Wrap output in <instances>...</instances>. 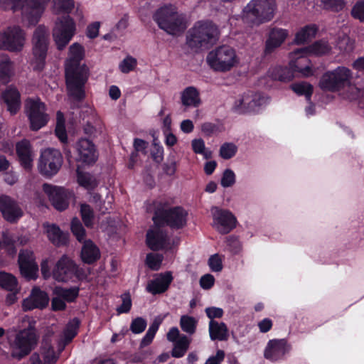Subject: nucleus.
<instances>
[{"instance_id":"obj_46","label":"nucleus","mask_w":364,"mask_h":364,"mask_svg":"<svg viewBox=\"0 0 364 364\" xmlns=\"http://www.w3.org/2000/svg\"><path fill=\"white\" fill-rule=\"evenodd\" d=\"M323 9L333 12L341 11L346 5L345 0H321Z\"/></svg>"},{"instance_id":"obj_26","label":"nucleus","mask_w":364,"mask_h":364,"mask_svg":"<svg viewBox=\"0 0 364 364\" xmlns=\"http://www.w3.org/2000/svg\"><path fill=\"white\" fill-rule=\"evenodd\" d=\"M16 153L21 164L26 169H30L33 165L34 157L31 143L27 139H23L16 145Z\"/></svg>"},{"instance_id":"obj_40","label":"nucleus","mask_w":364,"mask_h":364,"mask_svg":"<svg viewBox=\"0 0 364 364\" xmlns=\"http://www.w3.org/2000/svg\"><path fill=\"white\" fill-rule=\"evenodd\" d=\"M77 176L78 183L87 189H92L98 184L94 176L89 173L81 171L79 168L77 169Z\"/></svg>"},{"instance_id":"obj_16","label":"nucleus","mask_w":364,"mask_h":364,"mask_svg":"<svg viewBox=\"0 0 364 364\" xmlns=\"http://www.w3.org/2000/svg\"><path fill=\"white\" fill-rule=\"evenodd\" d=\"M211 213L213 226L219 233L228 234L236 227L237 219L230 210L213 207Z\"/></svg>"},{"instance_id":"obj_39","label":"nucleus","mask_w":364,"mask_h":364,"mask_svg":"<svg viewBox=\"0 0 364 364\" xmlns=\"http://www.w3.org/2000/svg\"><path fill=\"white\" fill-rule=\"evenodd\" d=\"M79 289L77 287L63 288L56 287L53 289V294H56L65 302H73L78 296Z\"/></svg>"},{"instance_id":"obj_33","label":"nucleus","mask_w":364,"mask_h":364,"mask_svg":"<svg viewBox=\"0 0 364 364\" xmlns=\"http://www.w3.org/2000/svg\"><path fill=\"white\" fill-rule=\"evenodd\" d=\"M209 335L212 341H226L228 338V329L223 322L218 323L215 320L209 322Z\"/></svg>"},{"instance_id":"obj_21","label":"nucleus","mask_w":364,"mask_h":364,"mask_svg":"<svg viewBox=\"0 0 364 364\" xmlns=\"http://www.w3.org/2000/svg\"><path fill=\"white\" fill-rule=\"evenodd\" d=\"M289 350L286 339H272L265 347L264 357L271 362H276L282 359Z\"/></svg>"},{"instance_id":"obj_44","label":"nucleus","mask_w":364,"mask_h":364,"mask_svg":"<svg viewBox=\"0 0 364 364\" xmlns=\"http://www.w3.org/2000/svg\"><path fill=\"white\" fill-rule=\"evenodd\" d=\"M55 135L62 141L65 143L67 141V133L65 127V122L63 115L60 112L57 113V124L55 129Z\"/></svg>"},{"instance_id":"obj_54","label":"nucleus","mask_w":364,"mask_h":364,"mask_svg":"<svg viewBox=\"0 0 364 364\" xmlns=\"http://www.w3.org/2000/svg\"><path fill=\"white\" fill-rule=\"evenodd\" d=\"M122 304L117 307V311L119 314L128 313L132 307V299L129 293H124L121 296Z\"/></svg>"},{"instance_id":"obj_27","label":"nucleus","mask_w":364,"mask_h":364,"mask_svg":"<svg viewBox=\"0 0 364 364\" xmlns=\"http://www.w3.org/2000/svg\"><path fill=\"white\" fill-rule=\"evenodd\" d=\"M1 99L7 106V110L11 114H15L20 109V93L12 86L8 87L1 95Z\"/></svg>"},{"instance_id":"obj_42","label":"nucleus","mask_w":364,"mask_h":364,"mask_svg":"<svg viewBox=\"0 0 364 364\" xmlns=\"http://www.w3.org/2000/svg\"><path fill=\"white\" fill-rule=\"evenodd\" d=\"M80 212L85 225L87 228H92L95 218L92 208L89 205L83 203L80 205Z\"/></svg>"},{"instance_id":"obj_2","label":"nucleus","mask_w":364,"mask_h":364,"mask_svg":"<svg viewBox=\"0 0 364 364\" xmlns=\"http://www.w3.org/2000/svg\"><path fill=\"white\" fill-rule=\"evenodd\" d=\"M154 226L146 233L147 246L154 251L164 248L167 244V235L161 226L166 224L172 228H179L182 223V210L180 207L168 210L157 209L153 217Z\"/></svg>"},{"instance_id":"obj_17","label":"nucleus","mask_w":364,"mask_h":364,"mask_svg":"<svg viewBox=\"0 0 364 364\" xmlns=\"http://www.w3.org/2000/svg\"><path fill=\"white\" fill-rule=\"evenodd\" d=\"M50 0H26L22 6L21 21L28 26L34 25L39 21L45 6Z\"/></svg>"},{"instance_id":"obj_36","label":"nucleus","mask_w":364,"mask_h":364,"mask_svg":"<svg viewBox=\"0 0 364 364\" xmlns=\"http://www.w3.org/2000/svg\"><path fill=\"white\" fill-rule=\"evenodd\" d=\"M317 31V26L314 24L305 26L296 33L294 41L296 44L305 43L314 38Z\"/></svg>"},{"instance_id":"obj_25","label":"nucleus","mask_w":364,"mask_h":364,"mask_svg":"<svg viewBox=\"0 0 364 364\" xmlns=\"http://www.w3.org/2000/svg\"><path fill=\"white\" fill-rule=\"evenodd\" d=\"M49 297L46 292L38 288H33L29 297L23 300V308L26 311L33 309H43L48 304Z\"/></svg>"},{"instance_id":"obj_8","label":"nucleus","mask_w":364,"mask_h":364,"mask_svg":"<svg viewBox=\"0 0 364 364\" xmlns=\"http://www.w3.org/2000/svg\"><path fill=\"white\" fill-rule=\"evenodd\" d=\"M351 70L344 66H338L331 71L324 73L319 81L323 91L338 92L350 85Z\"/></svg>"},{"instance_id":"obj_10","label":"nucleus","mask_w":364,"mask_h":364,"mask_svg":"<svg viewBox=\"0 0 364 364\" xmlns=\"http://www.w3.org/2000/svg\"><path fill=\"white\" fill-rule=\"evenodd\" d=\"M26 41V33L18 25H10L0 31V50L21 52Z\"/></svg>"},{"instance_id":"obj_53","label":"nucleus","mask_w":364,"mask_h":364,"mask_svg":"<svg viewBox=\"0 0 364 364\" xmlns=\"http://www.w3.org/2000/svg\"><path fill=\"white\" fill-rule=\"evenodd\" d=\"M235 183V174L233 171L227 168L224 171L221 178V186L224 188L231 187Z\"/></svg>"},{"instance_id":"obj_58","label":"nucleus","mask_w":364,"mask_h":364,"mask_svg":"<svg viewBox=\"0 0 364 364\" xmlns=\"http://www.w3.org/2000/svg\"><path fill=\"white\" fill-rule=\"evenodd\" d=\"M338 47L343 52L350 53L354 48V43L348 36H345L338 41Z\"/></svg>"},{"instance_id":"obj_3","label":"nucleus","mask_w":364,"mask_h":364,"mask_svg":"<svg viewBox=\"0 0 364 364\" xmlns=\"http://www.w3.org/2000/svg\"><path fill=\"white\" fill-rule=\"evenodd\" d=\"M277 9L276 0H251L242 10V19L250 26L272 21Z\"/></svg>"},{"instance_id":"obj_9","label":"nucleus","mask_w":364,"mask_h":364,"mask_svg":"<svg viewBox=\"0 0 364 364\" xmlns=\"http://www.w3.org/2000/svg\"><path fill=\"white\" fill-rule=\"evenodd\" d=\"M209 65L216 71L226 72L230 70L237 63L235 50L228 46H219L210 51L207 56Z\"/></svg>"},{"instance_id":"obj_62","label":"nucleus","mask_w":364,"mask_h":364,"mask_svg":"<svg viewBox=\"0 0 364 364\" xmlns=\"http://www.w3.org/2000/svg\"><path fill=\"white\" fill-rule=\"evenodd\" d=\"M311 50L316 55H323L328 52V48L326 44L316 41L311 45Z\"/></svg>"},{"instance_id":"obj_52","label":"nucleus","mask_w":364,"mask_h":364,"mask_svg":"<svg viewBox=\"0 0 364 364\" xmlns=\"http://www.w3.org/2000/svg\"><path fill=\"white\" fill-rule=\"evenodd\" d=\"M208 264L212 272H221L223 268V259L218 253L214 254L209 257Z\"/></svg>"},{"instance_id":"obj_49","label":"nucleus","mask_w":364,"mask_h":364,"mask_svg":"<svg viewBox=\"0 0 364 364\" xmlns=\"http://www.w3.org/2000/svg\"><path fill=\"white\" fill-rule=\"evenodd\" d=\"M198 320L191 316L183 315V332L193 335L196 331Z\"/></svg>"},{"instance_id":"obj_22","label":"nucleus","mask_w":364,"mask_h":364,"mask_svg":"<svg viewBox=\"0 0 364 364\" xmlns=\"http://www.w3.org/2000/svg\"><path fill=\"white\" fill-rule=\"evenodd\" d=\"M76 271V264L66 255H63L56 263L53 272V278L58 282L70 279Z\"/></svg>"},{"instance_id":"obj_7","label":"nucleus","mask_w":364,"mask_h":364,"mask_svg":"<svg viewBox=\"0 0 364 364\" xmlns=\"http://www.w3.org/2000/svg\"><path fill=\"white\" fill-rule=\"evenodd\" d=\"M49 29L43 25H39L36 28L32 36V65L34 70L40 71L45 65L48 44Z\"/></svg>"},{"instance_id":"obj_1","label":"nucleus","mask_w":364,"mask_h":364,"mask_svg":"<svg viewBox=\"0 0 364 364\" xmlns=\"http://www.w3.org/2000/svg\"><path fill=\"white\" fill-rule=\"evenodd\" d=\"M84 57V48L75 43L69 48V58L65 63V78L68 94L76 100L85 97V84L87 82V68L80 65Z\"/></svg>"},{"instance_id":"obj_55","label":"nucleus","mask_w":364,"mask_h":364,"mask_svg":"<svg viewBox=\"0 0 364 364\" xmlns=\"http://www.w3.org/2000/svg\"><path fill=\"white\" fill-rule=\"evenodd\" d=\"M146 327V321L141 317H137L134 319L130 325V330L134 333H140L143 332Z\"/></svg>"},{"instance_id":"obj_23","label":"nucleus","mask_w":364,"mask_h":364,"mask_svg":"<svg viewBox=\"0 0 364 364\" xmlns=\"http://www.w3.org/2000/svg\"><path fill=\"white\" fill-rule=\"evenodd\" d=\"M0 211L3 217L11 223L16 221L23 215L22 210L17 203L6 195L0 196Z\"/></svg>"},{"instance_id":"obj_6","label":"nucleus","mask_w":364,"mask_h":364,"mask_svg":"<svg viewBox=\"0 0 364 364\" xmlns=\"http://www.w3.org/2000/svg\"><path fill=\"white\" fill-rule=\"evenodd\" d=\"M153 19L161 29L169 35L179 36L182 33V18L174 5L161 6L154 12Z\"/></svg>"},{"instance_id":"obj_38","label":"nucleus","mask_w":364,"mask_h":364,"mask_svg":"<svg viewBox=\"0 0 364 364\" xmlns=\"http://www.w3.org/2000/svg\"><path fill=\"white\" fill-rule=\"evenodd\" d=\"M291 89L299 96H304L307 102H311L314 92L313 86L308 82H295L290 85Z\"/></svg>"},{"instance_id":"obj_56","label":"nucleus","mask_w":364,"mask_h":364,"mask_svg":"<svg viewBox=\"0 0 364 364\" xmlns=\"http://www.w3.org/2000/svg\"><path fill=\"white\" fill-rule=\"evenodd\" d=\"M94 125L91 122L87 121L84 126V132L86 134L92 136L97 132L102 131L101 122L99 119H95L94 121Z\"/></svg>"},{"instance_id":"obj_57","label":"nucleus","mask_w":364,"mask_h":364,"mask_svg":"<svg viewBox=\"0 0 364 364\" xmlns=\"http://www.w3.org/2000/svg\"><path fill=\"white\" fill-rule=\"evenodd\" d=\"M225 242L230 250L233 254H237L240 250V244L239 239L235 235H229L225 238Z\"/></svg>"},{"instance_id":"obj_12","label":"nucleus","mask_w":364,"mask_h":364,"mask_svg":"<svg viewBox=\"0 0 364 364\" xmlns=\"http://www.w3.org/2000/svg\"><path fill=\"white\" fill-rule=\"evenodd\" d=\"M38 337L36 329L29 326L16 333L14 341V348L18 352H14L12 356L20 360L28 355L38 343Z\"/></svg>"},{"instance_id":"obj_64","label":"nucleus","mask_w":364,"mask_h":364,"mask_svg":"<svg viewBox=\"0 0 364 364\" xmlns=\"http://www.w3.org/2000/svg\"><path fill=\"white\" fill-rule=\"evenodd\" d=\"M225 352L223 350H218L215 355L209 357L205 364H221L225 358Z\"/></svg>"},{"instance_id":"obj_48","label":"nucleus","mask_w":364,"mask_h":364,"mask_svg":"<svg viewBox=\"0 0 364 364\" xmlns=\"http://www.w3.org/2000/svg\"><path fill=\"white\" fill-rule=\"evenodd\" d=\"M163 256L158 253L147 254L146 264L152 270H158L161 264Z\"/></svg>"},{"instance_id":"obj_35","label":"nucleus","mask_w":364,"mask_h":364,"mask_svg":"<svg viewBox=\"0 0 364 364\" xmlns=\"http://www.w3.org/2000/svg\"><path fill=\"white\" fill-rule=\"evenodd\" d=\"M201 104L198 90L194 87L183 90V107H198Z\"/></svg>"},{"instance_id":"obj_4","label":"nucleus","mask_w":364,"mask_h":364,"mask_svg":"<svg viewBox=\"0 0 364 364\" xmlns=\"http://www.w3.org/2000/svg\"><path fill=\"white\" fill-rule=\"evenodd\" d=\"M218 26L210 21H198L186 36V43L191 48L208 49L219 38Z\"/></svg>"},{"instance_id":"obj_60","label":"nucleus","mask_w":364,"mask_h":364,"mask_svg":"<svg viewBox=\"0 0 364 364\" xmlns=\"http://www.w3.org/2000/svg\"><path fill=\"white\" fill-rule=\"evenodd\" d=\"M215 281L213 275L210 274H205L200 279V286L202 289L208 290L213 287Z\"/></svg>"},{"instance_id":"obj_34","label":"nucleus","mask_w":364,"mask_h":364,"mask_svg":"<svg viewBox=\"0 0 364 364\" xmlns=\"http://www.w3.org/2000/svg\"><path fill=\"white\" fill-rule=\"evenodd\" d=\"M13 75V63L7 55H0V82L8 83Z\"/></svg>"},{"instance_id":"obj_28","label":"nucleus","mask_w":364,"mask_h":364,"mask_svg":"<svg viewBox=\"0 0 364 364\" xmlns=\"http://www.w3.org/2000/svg\"><path fill=\"white\" fill-rule=\"evenodd\" d=\"M261 105L260 99L255 96L252 99L242 98L235 102L234 112L238 114L255 112Z\"/></svg>"},{"instance_id":"obj_59","label":"nucleus","mask_w":364,"mask_h":364,"mask_svg":"<svg viewBox=\"0 0 364 364\" xmlns=\"http://www.w3.org/2000/svg\"><path fill=\"white\" fill-rule=\"evenodd\" d=\"M136 65V60L134 58L127 57L123 60L119 65L121 71L124 73H127L134 70Z\"/></svg>"},{"instance_id":"obj_61","label":"nucleus","mask_w":364,"mask_h":364,"mask_svg":"<svg viewBox=\"0 0 364 364\" xmlns=\"http://www.w3.org/2000/svg\"><path fill=\"white\" fill-rule=\"evenodd\" d=\"M134 146L136 152L132 153L131 155V160L133 161L135 160V158L137 156L136 152L144 151L148 146V143L143 139H135L134 141Z\"/></svg>"},{"instance_id":"obj_37","label":"nucleus","mask_w":364,"mask_h":364,"mask_svg":"<svg viewBox=\"0 0 364 364\" xmlns=\"http://www.w3.org/2000/svg\"><path fill=\"white\" fill-rule=\"evenodd\" d=\"M164 318L159 316L156 317L153 323L149 326L146 335L142 338L140 343V347L144 348L149 346L153 341L156 331L159 329L160 324L162 323Z\"/></svg>"},{"instance_id":"obj_45","label":"nucleus","mask_w":364,"mask_h":364,"mask_svg":"<svg viewBox=\"0 0 364 364\" xmlns=\"http://www.w3.org/2000/svg\"><path fill=\"white\" fill-rule=\"evenodd\" d=\"M237 151V146L233 143L225 142L220 148V156L225 160L234 157Z\"/></svg>"},{"instance_id":"obj_47","label":"nucleus","mask_w":364,"mask_h":364,"mask_svg":"<svg viewBox=\"0 0 364 364\" xmlns=\"http://www.w3.org/2000/svg\"><path fill=\"white\" fill-rule=\"evenodd\" d=\"M26 0H0V8L3 10H12L14 12L21 10Z\"/></svg>"},{"instance_id":"obj_15","label":"nucleus","mask_w":364,"mask_h":364,"mask_svg":"<svg viewBox=\"0 0 364 364\" xmlns=\"http://www.w3.org/2000/svg\"><path fill=\"white\" fill-rule=\"evenodd\" d=\"M62 162L60 152L57 149L48 148L41 152L38 168L43 175L50 176L59 171Z\"/></svg>"},{"instance_id":"obj_29","label":"nucleus","mask_w":364,"mask_h":364,"mask_svg":"<svg viewBox=\"0 0 364 364\" xmlns=\"http://www.w3.org/2000/svg\"><path fill=\"white\" fill-rule=\"evenodd\" d=\"M172 277L170 273L161 274L148 283L146 290L152 294L163 293L168 289Z\"/></svg>"},{"instance_id":"obj_24","label":"nucleus","mask_w":364,"mask_h":364,"mask_svg":"<svg viewBox=\"0 0 364 364\" xmlns=\"http://www.w3.org/2000/svg\"><path fill=\"white\" fill-rule=\"evenodd\" d=\"M76 149L78 153L77 160L86 164H92L97 159V154L94 144L86 139H80Z\"/></svg>"},{"instance_id":"obj_41","label":"nucleus","mask_w":364,"mask_h":364,"mask_svg":"<svg viewBox=\"0 0 364 364\" xmlns=\"http://www.w3.org/2000/svg\"><path fill=\"white\" fill-rule=\"evenodd\" d=\"M42 354L45 363H50L57 360L58 356L51 346V342L48 338H44L42 343L41 347Z\"/></svg>"},{"instance_id":"obj_19","label":"nucleus","mask_w":364,"mask_h":364,"mask_svg":"<svg viewBox=\"0 0 364 364\" xmlns=\"http://www.w3.org/2000/svg\"><path fill=\"white\" fill-rule=\"evenodd\" d=\"M43 189L55 209L62 211L68 207L70 193L65 189L47 183L43 184Z\"/></svg>"},{"instance_id":"obj_51","label":"nucleus","mask_w":364,"mask_h":364,"mask_svg":"<svg viewBox=\"0 0 364 364\" xmlns=\"http://www.w3.org/2000/svg\"><path fill=\"white\" fill-rule=\"evenodd\" d=\"M73 7V0H54V9L57 12L69 13Z\"/></svg>"},{"instance_id":"obj_13","label":"nucleus","mask_w":364,"mask_h":364,"mask_svg":"<svg viewBox=\"0 0 364 364\" xmlns=\"http://www.w3.org/2000/svg\"><path fill=\"white\" fill-rule=\"evenodd\" d=\"M25 112L30 122V128L33 131L39 130L48 122L45 105L38 98H28L25 101Z\"/></svg>"},{"instance_id":"obj_30","label":"nucleus","mask_w":364,"mask_h":364,"mask_svg":"<svg viewBox=\"0 0 364 364\" xmlns=\"http://www.w3.org/2000/svg\"><path fill=\"white\" fill-rule=\"evenodd\" d=\"M49 240L56 246L65 245L68 242V234L62 232L60 229L54 224H43Z\"/></svg>"},{"instance_id":"obj_14","label":"nucleus","mask_w":364,"mask_h":364,"mask_svg":"<svg viewBox=\"0 0 364 364\" xmlns=\"http://www.w3.org/2000/svg\"><path fill=\"white\" fill-rule=\"evenodd\" d=\"M75 33V24L69 16L58 18L53 29V37L58 50H63Z\"/></svg>"},{"instance_id":"obj_50","label":"nucleus","mask_w":364,"mask_h":364,"mask_svg":"<svg viewBox=\"0 0 364 364\" xmlns=\"http://www.w3.org/2000/svg\"><path fill=\"white\" fill-rule=\"evenodd\" d=\"M350 14L353 18L364 23V0H358L355 2L352 7Z\"/></svg>"},{"instance_id":"obj_63","label":"nucleus","mask_w":364,"mask_h":364,"mask_svg":"<svg viewBox=\"0 0 364 364\" xmlns=\"http://www.w3.org/2000/svg\"><path fill=\"white\" fill-rule=\"evenodd\" d=\"M205 313L207 316L210 320L214 318H220L223 316V310L221 308L218 307H208L205 309Z\"/></svg>"},{"instance_id":"obj_11","label":"nucleus","mask_w":364,"mask_h":364,"mask_svg":"<svg viewBox=\"0 0 364 364\" xmlns=\"http://www.w3.org/2000/svg\"><path fill=\"white\" fill-rule=\"evenodd\" d=\"M71 230L79 242H84L81 250L82 260L87 264H92L100 257L99 248L90 240H85L86 232L77 218H74L71 222Z\"/></svg>"},{"instance_id":"obj_20","label":"nucleus","mask_w":364,"mask_h":364,"mask_svg":"<svg viewBox=\"0 0 364 364\" xmlns=\"http://www.w3.org/2000/svg\"><path fill=\"white\" fill-rule=\"evenodd\" d=\"M18 264L23 277L28 279H35L37 277L38 267L33 252L21 250L18 256Z\"/></svg>"},{"instance_id":"obj_18","label":"nucleus","mask_w":364,"mask_h":364,"mask_svg":"<svg viewBox=\"0 0 364 364\" xmlns=\"http://www.w3.org/2000/svg\"><path fill=\"white\" fill-rule=\"evenodd\" d=\"M289 36V31L287 29L272 27L270 28L264 42L263 53L264 56L269 55L274 53L285 42Z\"/></svg>"},{"instance_id":"obj_43","label":"nucleus","mask_w":364,"mask_h":364,"mask_svg":"<svg viewBox=\"0 0 364 364\" xmlns=\"http://www.w3.org/2000/svg\"><path fill=\"white\" fill-rule=\"evenodd\" d=\"M0 287L9 291H14L17 288L16 279L10 274L0 272Z\"/></svg>"},{"instance_id":"obj_31","label":"nucleus","mask_w":364,"mask_h":364,"mask_svg":"<svg viewBox=\"0 0 364 364\" xmlns=\"http://www.w3.org/2000/svg\"><path fill=\"white\" fill-rule=\"evenodd\" d=\"M78 326L79 321L77 319H73L68 323L58 341V350L60 352H61L65 348V346L77 335Z\"/></svg>"},{"instance_id":"obj_5","label":"nucleus","mask_w":364,"mask_h":364,"mask_svg":"<svg viewBox=\"0 0 364 364\" xmlns=\"http://www.w3.org/2000/svg\"><path fill=\"white\" fill-rule=\"evenodd\" d=\"M307 53L306 48H299L294 50L293 54L296 60H291L289 63V68L277 66L272 70L271 75L276 80L281 82H289L294 77V73H300L304 76L312 75V70L309 65V60L305 56Z\"/></svg>"},{"instance_id":"obj_32","label":"nucleus","mask_w":364,"mask_h":364,"mask_svg":"<svg viewBox=\"0 0 364 364\" xmlns=\"http://www.w3.org/2000/svg\"><path fill=\"white\" fill-rule=\"evenodd\" d=\"M29 241L27 236L16 237L8 231L3 232L4 246L7 249L9 254L15 255L16 253V244L25 245Z\"/></svg>"}]
</instances>
